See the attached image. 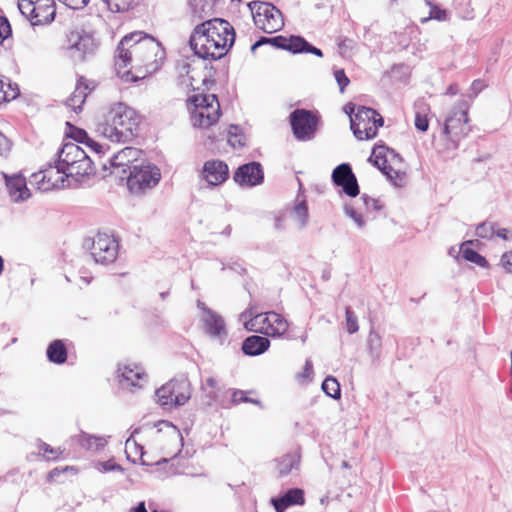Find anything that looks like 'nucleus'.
<instances>
[{
    "instance_id": "obj_57",
    "label": "nucleus",
    "mask_w": 512,
    "mask_h": 512,
    "mask_svg": "<svg viewBox=\"0 0 512 512\" xmlns=\"http://www.w3.org/2000/svg\"><path fill=\"white\" fill-rule=\"evenodd\" d=\"M232 402L235 404L241 403V402H250L254 403L256 405H260V401L256 399L249 398L245 395L243 391H234L232 394Z\"/></svg>"
},
{
    "instance_id": "obj_59",
    "label": "nucleus",
    "mask_w": 512,
    "mask_h": 512,
    "mask_svg": "<svg viewBox=\"0 0 512 512\" xmlns=\"http://www.w3.org/2000/svg\"><path fill=\"white\" fill-rule=\"evenodd\" d=\"M98 466H99L98 469L101 472H110V471L123 472V468L119 464L113 463L112 461L100 462L98 464Z\"/></svg>"
},
{
    "instance_id": "obj_7",
    "label": "nucleus",
    "mask_w": 512,
    "mask_h": 512,
    "mask_svg": "<svg viewBox=\"0 0 512 512\" xmlns=\"http://www.w3.org/2000/svg\"><path fill=\"white\" fill-rule=\"evenodd\" d=\"M384 120L373 108L357 106L354 116H351V130L358 140L372 139L377 135Z\"/></svg>"
},
{
    "instance_id": "obj_8",
    "label": "nucleus",
    "mask_w": 512,
    "mask_h": 512,
    "mask_svg": "<svg viewBox=\"0 0 512 512\" xmlns=\"http://www.w3.org/2000/svg\"><path fill=\"white\" fill-rule=\"evenodd\" d=\"M97 48L98 43L93 35L83 29L72 30L67 35L65 49L74 63L83 62L93 56Z\"/></svg>"
},
{
    "instance_id": "obj_19",
    "label": "nucleus",
    "mask_w": 512,
    "mask_h": 512,
    "mask_svg": "<svg viewBox=\"0 0 512 512\" xmlns=\"http://www.w3.org/2000/svg\"><path fill=\"white\" fill-rule=\"evenodd\" d=\"M198 307L202 309L201 321L205 332L212 338H220V333L224 328L222 317L205 307L201 301H198Z\"/></svg>"
},
{
    "instance_id": "obj_47",
    "label": "nucleus",
    "mask_w": 512,
    "mask_h": 512,
    "mask_svg": "<svg viewBox=\"0 0 512 512\" xmlns=\"http://www.w3.org/2000/svg\"><path fill=\"white\" fill-rule=\"evenodd\" d=\"M19 95V88L17 84L11 83L9 79L5 82V87L2 89L3 102H8L15 99Z\"/></svg>"
},
{
    "instance_id": "obj_34",
    "label": "nucleus",
    "mask_w": 512,
    "mask_h": 512,
    "mask_svg": "<svg viewBox=\"0 0 512 512\" xmlns=\"http://www.w3.org/2000/svg\"><path fill=\"white\" fill-rule=\"evenodd\" d=\"M174 384L169 381L168 383L164 384L162 387L156 390V397L158 400V403L163 407L171 408L175 406V403L173 401V386Z\"/></svg>"
},
{
    "instance_id": "obj_25",
    "label": "nucleus",
    "mask_w": 512,
    "mask_h": 512,
    "mask_svg": "<svg viewBox=\"0 0 512 512\" xmlns=\"http://www.w3.org/2000/svg\"><path fill=\"white\" fill-rule=\"evenodd\" d=\"M56 155V160H90L89 155L72 141L65 142Z\"/></svg>"
},
{
    "instance_id": "obj_42",
    "label": "nucleus",
    "mask_w": 512,
    "mask_h": 512,
    "mask_svg": "<svg viewBox=\"0 0 512 512\" xmlns=\"http://www.w3.org/2000/svg\"><path fill=\"white\" fill-rule=\"evenodd\" d=\"M322 390L327 396L333 399H338L341 396L340 385L338 381L332 376L325 378L322 383Z\"/></svg>"
},
{
    "instance_id": "obj_10",
    "label": "nucleus",
    "mask_w": 512,
    "mask_h": 512,
    "mask_svg": "<svg viewBox=\"0 0 512 512\" xmlns=\"http://www.w3.org/2000/svg\"><path fill=\"white\" fill-rule=\"evenodd\" d=\"M18 8L33 26L48 24L56 15L54 0H18Z\"/></svg>"
},
{
    "instance_id": "obj_52",
    "label": "nucleus",
    "mask_w": 512,
    "mask_h": 512,
    "mask_svg": "<svg viewBox=\"0 0 512 512\" xmlns=\"http://www.w3.org/2000/svg\"><path fill=\"white\" fill-rule=\"evenodd\" d=\"M12 33L10 23L6 17L0 16V44Z\"/></svg>"
},
{
    "instance_id": "obj_17",
    "label": "nucleus",
    "mask_w": 512,
    "mask_h": 512,
    "mask_svg": "<svg viewBox=\"0 0 512 512\" xmlns=\"http://www.w3.org/2000/svg\"><path fill=\"white\" fill-rule=\"evenodd\" d=\"M9 197L13 203H21L31 197L26 178L21 173L8 175L3 173Z\"/></svg>"
},
{
    "instance_id": "obj_44",
    "label": "nucleus",
    "mask_w": 512,
    "mask_h": 512,
    "mask_svg": "<svg viewBox=\"0 0 512 512\" xmlns=\"http://www.w3.org/2000/svg\"><path fill=\"white\" fill-rule=\"evenodd\" d=\"M416 113H415V127L421 131L425 132L427 131L429 127V121L427 119L426 114L424 113L426 110L425 104L420 103L416 105Z\"/></svg>"
},
{
    "instance_id": "obj_43",
    "label": "nucleus",
    "mask_w": 512,
    "mask_h": 512,
    "mask_svg": "<svg viewBox=\"0 0 512 512\" xmlns=\"http://www.w3.org/2000/svg\"><path fill=\"white\" fill-rule=\"evenodd\" d=\"M111 12H124L138 3L139 0H102Z\"/></svg>"
},
{
    "instance_id": "obj_2",
    "label": "nucleus",
    "mask_w": 512,
    "mask_h": 512,
    "mask_svg": "<svg viewBox=\"0 0 512 512\" xmlns=\"http://www.w3.org/2000/svg\"><path fill=\"white\" fill-rule=\"evenodd\" d=\"M105 178L111 174H117L120 180L126 179L127 187L133 194H142L154 188L161 179L160 169L151 162H142L132 169L122 162H107L102 164Z\"/></svg>"
},
{
    "instance_id": "obj_12",
    "label": "nucleus",
    "mask_w": 512,
    "mask_h": 512,
    "mask_svg": "<svg viewBox=\"0 0 512 512\" xmlns=\"http://www.w3.org/2000/svg\"><path fill=\"white\" fill-rule=\"evenodd\" d=\"M49 165L47 168L32 173L29 177V184L40 192H49L54 189L65 188L64 172L61 164Z\"/></svg>"
},
{
    "instance_id": "obj_38",
    "label": "nucleus",
    "mask_w": 512,
    "mask_h": 512,
    "mask_svg": "<svg viewBox=\"0 0 512 512\" xmlns=\"http://www.w3.org/2000/svg\"><path fill=\"white\" fill-rule=\"evenodd\" d=\"M87 88L86 85L83 86L81 83H78L72 96L68 99V105L73 107L75 112L81 110V106L87 97Z\"/></svg>"
},
{
    "instance_id": "obj_33",
    "label": "nucleus",
    "mask_w": 512,
    "mask_h": 512,
    "mask_svg": "<svg viewBox=\"0 0 512 512\" xmlns=\"http://www.w3.org/2000/svg\"><path fill=\"white\" fill-rule=\"evenodd\" d=\"M472 241H466L461 245L462 257L471 263H474L482 268H487L489 266L488 261L482 255H480L477 251L472 248L466 247L468 244H472Z\"/></svg>"
},
{
    "instance_id": "obj_28",
    "label": "nucleus",
    "mask_w": 512,
    "mask_h": 512,
    "mask_svg": "<svg viewBox=\"0 0 512 512\" xmlns=\"http://www.w3.org/2000/svg\"><path fill=\"white\" fill-rule=\"evenodd\" d=\"M47 358L54 364H63L67 360V349L62 340L52 341L46 351Z\"/></svg>"
},
{
    "instance_id": "obj_35",
    "label": "nucleus",
    "mask_w": 512,
    "mask_h": 512,
    "mask_svg": "<svg viewBox=\"0 0 512 512\" xmlns=\"http://www.w3.org/2000/svg\"><path fill=\"white\" fill-rule=\"evenodd\" d=\"M399 154L385 144H376L367 160H395Z\"/></svg>"
},
{
    "instance_id": "obj_55",
    "label": "nucleus",
    "mask_w": 512,
    "mask_h": 512,
    "mask_svg": "<svg viewBox=\"0 0 512 512\" xmlns=\"http://www.w3.org/2000/svg\"><path fill=\"white\" fill-rule=\"evenodd\" d=\"M88 147L95 152L99 157H103L106 155V152L109 151L110 147L102 145L92 139H88L87 141Z\"/></svg>"
},
{
    "instance_id": "obj_36",
    "label": "nucleus",
    "mask_w": 512,
    "mask_h": 512,
    "mask_svg": "<svg viewBox=\"0 0 512 512\" xmlns=\"http://www.w3.org/2000/svg\"><path fill=\"white\" fill-rule=\"evenodd\" d=\"M138 432H139L138 428L134 429L133 432L131 433L130 437L125 442L127 458H128V460H130V454H131V451L133 450L135 454L140 455L142 465H153V463H149L143 458L144 457V448H143V446L138 444L134 439L135 434H137Z\"/></svg>"
},
{
    "instance_id": "obj_64",
    "label": "nucleus",
    "mask_w": 512,
    "mask_h": 512,
    "mask_svg": "<svg viewBox=\"0 0 512 512\" xmlns=\"http://www.w3.org/2000/svg\"><path fill=\"white\" fill-rule=\"evenodd\" d=\"M501 263L508 273H512V252L504 253L501 257Z\"/></svg>"
},
{
    "instance_id": "obj_14",
    "label": "nucleus",
    "mask_w": 512,
    "mask_h": 512,
    "mask_svg": "<svg viewBox=\"0 0 512 512\" xmlns=\"http://www.w3.org/2000/svg\"><path fill=\"white\" fill-rule=\"evenodd\" d=\"M468 107L464 101H461L445 120L444 132L449 135L451 140L463 137L468 134Z\"/></svg>"
},
{
    "instance_id": "obj_16",
    "label": "nucleus",
    "mask_w": 512,
    "mask_h": 512,
    "mask_svg": "<svg viewBox=\"0 0 512 512\" xmlns=\"http://www.w3.org/2000/svg\"><path fill=\"white\" fill-rule=\"evenodd\" d=\"M264 172L260 162H246L236 170L234 181L240 186L253 187L263 182Z\"/></svg>"
},
{
    "instance_id": "obj_49",
    "label": "nucleus",
    "mask_w": 512,
    "mask_h": 512,
    "mask_svg": "<svg viewBox=\"0 0 512 512\" xmlns=\"http://www.w3.org/2000/svg\"><path fill=\"white\" fill-rule=\"evenodd\" d=\"M426 4L430 6L429 18L444 21L447 19V12L439 6L432 3V0H425Z\"/></svg>"
},
{
    "instance_id": "obj_53",
    "label": "nucleus",
    "mask_w": 512,
    "mask_h": 512,
    "mask_svg": "<svg viewBox=\"0 0 512 512\" xmlns=\"http://www.w3.org/2000/svg\"><path fill=\"white\" fill-rule=\"evenodd\" d=\"M191 71H192V67H191V65H190V64H188V63H185V64H183V65L181 66V68H180V72H179V73H180V76H181V77L186 76V77L188 78L187 80H186V79H183V80H182V83H183V84H186L187 86H191V87L194 89V83H193V81H194V76H193V75H190Z\"/></svg>"
},
{
    "instance_id": "obj_13",
    "label": "nucleus",
    "mask_w": 512,
    "mask_h": 512,
    "mask_svg": "<svg viewBox=\"0 0 512 512\" xmlns=\"http://www.w3.org/2000/svg\"><path fill=\"white\" fill-rule=\"evenodd\" d=\"M61 164L66 187H77L87 183L96 175L95 162H56Z\"/></svg>"
},
{
    "instance_id": "obj_31",
    "label": "nucleus",
    "mask_w": 512,
    "mask_h": 512,
    "mask_svg": "<svg viewBox=\"0 0 512 512\" xmlns=\"http://www.w3.org/2000/svg\"><path fill=\"white\" fill-rule=\"evenodd\" d=\"M216 0H189V6L194 15L204 18L213 12Z\"/></svg>"
},
{
    "instance_id": "obj_60",
    "label": "nucleus",
    "mask_w": 512,
    "mask_h": 512,
    "mask_svg": "<svg viewBox=\"0 0 512 512\" xmlns=\"http://www.w3.org/2000/svg\"><path fill=\"white\" fill-rule=\"evenodd\" d=\"M11 142L9 139L0 132V156L7 157V152L10 151Z\"/></svg>"
},
{
    "instance_id": "obj_61",
    "label": "nucleus",
    "mask_w": 512,
    "mask_h": 512,
    "mask_svg": "<svg viewBox=\"0 0 512 512\" xmlns=\"http://www.w3.org/2000/svg\"><path fill=\"white\" fill-rule=\"evenodd\" d=\"M71 9H82L84 8L89 0H58Z\"/></svg>"
},
{
    "instance_id": "obj_24",
    "label": "nucleus",
    "mask_w": 512,
    "mask_h": 512,
    "mask_svg": "<svg viewBox=\"0 0 512 512\" xmlns=\"http://www.w3.org/2000/svg\"><path fill=\"white\" fill-rule=\"evenodd\" d=\"M224 162H205L202 175L209 186H216L224 182Z\"/></svg>"
},
{
    "instance_id": "obj_39",
    "label": "nucleus",
    "mask_w": 512,
    "mask_h": 512,
    "mask_svg": "<svg viewBox=\"0 0 512 512\" xmlns=\"http://www.w3.org/2000/svg\"><path fill=\"white\" fill-rule=\"evenodd\" d=\"M292 44H293V48L295 49L296 51V54L297 53H311L313 55H316L318 57H322L323 56V53L322 51L311 45L309 42H307L303 37L300 36V38H294L292 40Z\"/></svg>"
},
{
    "instance_id": "obj_51",
    "label": "nucleus",
    "mask_w": 512,
    "mask_h": 512,
    "mask_svg": "<svg viewBox=\"0 0 512 512\" xmlns=\"http://www.w3.org/2000/svg\"><path fill=\"white\" fill-rule=\"evenodd\" d=\"M345 214L351 218L359 228H363L365 226V221L362 216L357 213L354 207L345 205L344 207Z\"/></svg>"
},
{
    "instance_id": "obj_22",
    "label": "nucleus",
    "mask_w": 512,
    "mask_h": 512,
    "mask_svg": "<svg viewBox=\"0 0 512 512\" xmlns=\"http://www.w3.org/2000/svg\"><path fill=\"white\" fill-rule=\"evenodd\" d=\"M270 347V340L260 335H251L244 339L241 350L247 356H258Z\"/></svg>"
},
{
    "instance_id": "obj_23",
    "label": "nucleus",
    "mask_w": 512,
    "mask_h": 512,
    "mask_svg": "<svg viewBox=\"0 0 512 512\" xmlns=\"http://www.w3.org/2000/svg\"><path fill=\"white\" fill-rule=\"evenodd\" d=\"M265 314L254 313L251 308L240 314V320L243 321L244 328L250 332L266 334L267 324L262 323Z\"/></svg>"
},
{
    "instance_id": "obj_41",
    "label": "nucleus",
    "mask_w": 512,
    "mask_h": 512,
    "mask_svg": "<svg viewBox=\"0 0 512 512\" xmlns=\"http://www.w3.org/2000/svg\"><path fill=\"white\" fill-rule=\"evenodd\" d=\"M142 157V151L134 147H125L124 149L112 153L108 160H140Z\"/></svg>"
},
{
    "instance_id": "obj_50",
    "label": "nucleus",
    "mask_w": 512,
    "mask_h": 512,
    "mask_svg": "<svg viewBox=\"0 0 512 512\" xmlns=\"http://www.w3.org/2000/svg\"><path fill=\"white\" fill-rule=\"evenodd\" d=\"M368 345L370 352L374 356H378L381 349V338L377 333L371 332L368 336Z\"/></svg>"
},
{
    "instance_id": "obj_15",
    "label": "nucleus",
    "mask_w": 512,
    "mask_h": 512,
    "mask_svg": "<svg viewBox=\"0 0 512 512\" xmlns=\"http://www.w3.org/2000/svg\"><path fill=\"white\" fill-rule=\"evenodd\" d=\"M333 183L342 188V191L349 197H356L359 194V186L352 168L348 162H341L332 172Z\"/></svg>"
},
{
    "instance_id": "obj_9",
    "label": "nucleus",
    "mask_w": 512,
    "mask_h": 512,
    "mask_svg": "<svg viewBox=\"0 0 512 512\" xmlns=\"http://www.w3.org/2000/svg\"><path fill=\"white\" fill-rule=\"evenodd\" d=\"M320 122L317 112L297 108L289 115V123L293 136L298 141H310L315 138Z\"/></svg>"
},
{
    "instance_id": "obj_26",
    "label": "nucleus",
    "mask_w": 512,
    "mask_h": 512,
    "mask_svg": "<svg viewBox=\"0 0 512 512\" xmlns=\"http://www.w3.org/2000/svg\"><path fill=\"white\" fill-rule=\"evenodd\" d=\"M396 187H403L406 183V173L391 166V162H371Z\"/></svg>"
},
{
    "instance_id": "obj_48",
    "label": "nucleus",
    "mask_w": 512,
    "mask_h": 512,
    "mask_svg": "<svg viewBox=\"0 0 512 512\" xmlns=\"http://www.w3.org/2000/svg\"><path fill=\"white\" fill-rule=\"evenodd\" d=\"M345 316L347 332L349 334L356 333L359 330L358 318L356 314L350 309V307H346Z\"/></svg>"
},
{
    "instance_id": "obj_11",
    "label": "nucleus",
    "mask_w": 512,
    "mask_h": 512,
    "mask_svg": "<svg viewBox=\"0 0 512 512\" xmlns=\"http://www.w3.org/2000/svg\"><path fill=\"white\" fill-rule=\"evenodd\" d=\"M84 245L90 248V255L96 263L110 264L118 256L117 240L106 233H98L93 239H87Z\"/></svg>"
},
{
    "instance_id": "obj_18",
    "label": "nucleus",
    "mask_w": 512,
    "mask_h": 512,
    "mask_svg": "<svg viewBox=\"0 0 512 512\" xmlns=\"http://www.w3.org/2000/svg\"><path fill=\"white\" fill-rule=\"evenodd\" d=\"M117 377L122 385L141 388L147 382V374L142 367L125 365L117 370Z\"/></svg>"
},
{
    "instance_id": "obj_4",
    "label": "nucleus",
    "mask_w": 512,
    "mask_h": 512,
    "mask_svg": "<svg viewBox=\"0 0 512 512\" xmlns=\"http://www.w3.org/2000/svg\"><path fill=\"white\" fill-rule=\"evenodd\" d=\"M139 119L134 109L124 103L113 105L97 131L112 142H129L136 135Z\"/></svg>"
},
{
    "instance_id": "obj_32",
    "label": "nucleus",
    "mask_w": 512,
    "mask_h": 512,
    "mask_svg": "<svg viewBox=\"0 0 512 512\" xmlns=\"http://www.w3.org/2000/svg\"><path fill=\"white\" fill-rule=\"evenodd\" d=\"M291 217L298 222L300 227H305L308 222V207L304 198L297 197V202L291 211Z\"/></svg>"
},
{
    "instance_id": "obj_40",
    "label": "nucleus",
    "mask_w": 512,
    "mask_h": 512,
    "mask_svg": "<svg viewBox=\"0 0 512 512\" xmlns=\"http://www.w3.org/2000/svg\"><path fill=\"white\" fill-rule=\"evenodd\" d=\"M227 143L234 149L245 145V135L242 130L236 125H230L227 131Z\"/></svg>"
},
{
    "instance_id": "obj_45",
    "label": "nucleus",
    "mask_w": 512,
    "mask_h": 512,
    "mask_svg": "<svg viewBox=\"0 0 512 512\" xmlns=\"http://www.w3.org/2000/svg\"><path fill=\"white\" fill-rule=\"evenodd\" d=\"M294 38H300V36L292 35L289 38H286L284 36L272 37L270 40V44L277 48H281V49H284V50H287V51H290V52L296 54L295 49L292 47L293 46L292 40Z\"/></svg>"
},
{
    "instance_id": "obj_3",
    "label": "nucleus",
    "mask_w": 512,
    "mask_h": 512,
    "mask_svg": "<svg viewBox=\"0 0 512 512\" xmlns=\"http://www.w3.org/2000/svg\"><path fill=\"white\" fill-rule=\"evenodd\" d=\"M224 19L214 18L198 25L189 39L194 54L202 59L220 60L224 57Z\"/></svg>"
},
{
    "instance_id": "obj_21",
    "label": "nucleus",
    "mask_w": 512,
    "mask_h": 512,
    "mask_svg": "<svg viewBox=\"0 0 512 512\" xmlns=\"http://www.w3.org/2000/svg\"><path fill=\"white\" fill-rule=\"evenodd\" d=\"M262 323L267 324L266 334L272 337L284 335L289 328L288 321L282 315L274 311L265 313Z\"/></svg>"
},
{
    "instance_id": "obj_62",
    "label": "nucleus",
    "mask_w": 512,
    "mask_h": 512,
    "mask_svg": "<svg viewBox=\"0 0 512 512\" xmlns=\"http://www.w3.org/2000/svg\"><path fill=\"white\" fill-rule=\"evenodd\" d=\"M485 85L479 79L474 80L470 87L469 97H476L483 89Z\"/></svg>"
},
{
    "instance_id": "obj_29",
    "label": "nucleus",
    "mask_w": 512,
    "mask_h": 512,
    "mask_svg": "<svg viewBox=\"0 0 512 512\" xmlns=\"http://www.w3.org/2000/svg\"><path fill=\"white\" fill-rule=\"evenodd\" d=\"M78 442L82 448L89 451H99L102 450L106 444L107 440L102 436H94L87 433L82 432L78 436Z\"/></svg>"
},
{
    "instance_id": "obj_1",
    "label": "nucleus",
    "mask_w": 512,
    "mask_h": 512,
    "mask_svg": "<svg viewBox=\"0 0 512 512\" xmlns=\"http://www.w3.org/2000/svg\"><path fill=\"white\" fill-rule=\"evenodd\" d=\"M165 58V51L161 44L153 37L142 33L126 35L116 49L115 66L118 74L120 68L131 66L138 75L132 77V81L156 72Z\"/></svg>"
},
{
    "instance_id": "obj_37",
    "label": "nucleus",
    "mask_w": 512,
    "mask_h": 512,
    "mask_svg": "<svg viewBox=\"0 0 512 512\" xmlns=\"http://www.w3.org/2000/svg\"><path fill=\"white\" fill-rule=\"evenodd\" d=\"M168 438L171 442L175 443V450L173 452L168 453L169 457H163L160 460L156 461V465H161L163 463H167L169 459H173L181 452L183 438L178 430L175 427L172 428L171 433L168 435Z\"/></svg>"
},
{
    "instance_id": "obj_6",
    "label": "nucleus",
    "mask_w": 512,
    "mask_h": 512,
    "mask_svg": "<svg viewBox=\"0 0 512 512\" xmlns=\"http://www.w3.org/2000/svg\"><path fill=\"white\" fill-rule=\"evenodd\" d=\"M247 8L253 17L254 24L264 33L272 34L284 26L282 12L273 4L264 1H250Z\"/></svg>"
},
{
    "instance_id": "obj_20",
    "label": "nucleus",
    "mask_w": 512,
    "mask_h": 512,
    "mask_svg": "<svg viewBox=\"0 0 512 512\" xmlns=\"http://www.w3.org/2000/svg\"><path fill=\"white\" fill-rule=\"evenodd\" d=\"M304 503V491L300 488L288 489L282 496L271 498V504L276 512H284L290 506Z\"/></svg>"
},
{
    "instance_id": "obj_5",
    "label": "nucleus",
    "mask_w": 512,
    "mask_h": 512,
    "mask_svg": "<svg viewBox=\"0 0 512 512\" xmlns=\"http://www.w3.org/2000/svg\"><path fill=\"white\" fill-rule=\"evenodd\" d=\"M187 108L194 127L209 128L221 115L220 103L214 94H195L188 98Z\"/></svg>"
},
{
    "instance_id": "obj_27",
    "label": "nucleus",
    "mask_w": 512,
    "mask_h": 512,
    "mask_svg": "<svg viewBox=\"0 0 512 512\" xmlns=\"http://www.w3.org/2000/svg\"><path fill=\"white\" fill-rule=\"evenodd\" d=\"M171 383L174 384L172 398L175 403V406L185 404L191 397L189 381L186 378L181 377L178 379L171 380Z\"/></svg>"
},
{
    "instance_id": "obj_56",
    "label": "nucleus",
    "mask_w": 512,
    "mask_h": 512,
    "mask_svg": "<svg viewBox=\"0 0 512 512\" xmlns=\"http://www.w3.org/2000/svg\"><path fill=\"white\" fill-rule=\"evenodd\" d=\"M361 200L363 201L367 210L379 211L382 209V205L379 200L369 197L366 194L361 196Z\"/></svg>"
},
{
    "instance_id": "obj_58",
    "label": "nucleus",
    "mask_w": 512,
    "mask_h": 512,
    "mask_svg": "<svg viewBox=\"0 0 512 512\" xmlns=\"http://www.w3.org/2000/svg\"><path fill=\"white\" fill-rule=\"evenodd\" d=\"M39 450L44 452V453H49L51 454L50 457H47L46 459L47 460H50V459H57L59 457V455L61 454V451L56 448H53L51 447L49 444L45 443V442H40L39 444Z\"/></svg>"
},
{
    "instance_id": "obj_63",
    "label": "nucleus",
    "mask_w": 512,
    "mask_h": 512,
    "mask_svg": "<svg viewBox=\"0 0 512 512\" xmlns=\"http://www.w3.org/2000/svg\"><path fill=\"white\" fill-rule=\"evenodd\" d=\"M226 44L229 42L228 46L231 48L235 42V31L234 28L229 24L228 21H226Z\"/></svg>"
},
{
    "instance_id": "obj_46",
    "label": "nucleus",
    "mask_w": 512,
    "mask_h": 512,
    "mask_svg": "<svg viewBox=\"0 0 512 512\" xmlns=\"http://www.w3.org/2000/svg\"><path fill=\"white\" fill-rule=\"evenodd\" d=\"M476 235L483 239H490L495 235V224L483 222L476 227Z\"/></svg>"
},
{
    "instance_id": "obj_30",
    "label": "nucleus",
    "mask_w": 512,
    "mask_h": 512,
    "mask_svg": "<svg viewBox=\"0 0 512 512\" xmlns=\"http://www.w3.org/2000/svg\"><path fill=\"white\" fill-rule=\"evenodd\" d=\"M299 456L297 454H286L277 460V472L279 476L288 475L293 469H298Z\"/></svg>"
},
{
    "instance_id": "obj_54",
    "label": "nucleus",
    "mask_w": 512,
    "mask_h": 512,
    "mask_svg": "<svg viewBox=\"0 0 512 512\" xmlns=\"http://www.w3.org/2000/svg\"><path fill=\"white\" fill-rule=\"evenodd\" d=\"M334 77H335V80L337 82V84L339 85V89H340V92H344V89L349 85L350 83V80L349 78L346 76L345 72L343 69H338V70H335L334 71Z\"/></svg>"
}]
</instances>
